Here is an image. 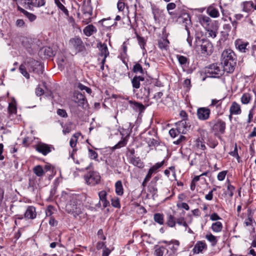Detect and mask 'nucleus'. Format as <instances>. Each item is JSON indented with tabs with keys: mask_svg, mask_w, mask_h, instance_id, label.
I'll list each match as a JSON object with an SVG mask.
<instances>
[{
	"mask_svg": "<svg viewBox=\"0 0 256 256\" xmlns=\"http://www.w3.org/2000/svg\"><path fill=\"white\" fill-rule=\"evenodd\" d=\"M69 200L66 206V210L74 217L82 214L83 210L80 196L76 194L69 196Z\"/></svg>",
	"mask_w": 256,
	"mask_h": 256,
	"instance_id": "1",
	"label": "nucleus"
},
{
	"mask_svg": "<svg viewBox=\"0 0 256 256\" xmlns=\"http://www.w3.org/2000/svg\"><path fill=\"white\" fill-rule=\"evenodd\" d=\"M210 130L214 133L215 135L223 134L225 132L226 124L222 120L216 118L207 122Z\"/></svg>",
	"mask_w": 256,
	"mask_h": 256,
	"instance_id": "2",
	"label": "nucleus"
},
{
	"mask_svg": "<svg viewBox=\"0 0 256 256\" xmlns=\"http://www.w3.org/2000/svg\"><path fill=\"white\" fill-rule=\"evenodd\" d=\"M206 73L208 77L218 78L222 76L223 70L218 64H213L206 67L205 70Z\"/></svg>",
	"mask_w": 256,
	"mask_h": 256,
	"instance_id": "3",
	"label": "nucleus"
},
{
	"mask_svg": "<svg viewBox=\"0 0 256 256\" xmlns=\"http://www.w3.org/2000/svg\"><path fill=\"white\" fill-rule=\"evenodd\" d=\"M84 177L86 183L89 185L95 186L98 184L100 181L99 174L94 170H90Z\"/></svg>",
	"mask_w": 256,
	"mask_h": 256,
	"instance_id": "4",
	"label": "nucleus"
},
{
	"mask_svg": "<svg viewBox=\"0 0 256 256\" xmlns=\"http://www.w3.org/2000/svg\"><path fill=\"white\" fill-rule=\"evenodd\" d=\"M196 43L198 46L199 45L200 46L202 53L210 54L212 52V45L209 40L205 39H199Z\"/></svg>",
	"mask_w": 256,
	"mask_h": 256,
	"instance_id": "5",
	"label": "nucleus"
},
{
	"mask_svg": "<svg viewBox=\"0 0 256 256\" xmlns=\"http://www.w3.org/2000/svg\"><path fill=\"white\" fill-rule=\"evenodd\" d=\"M73 100L78 104L79 106L86 108L88 106V102L85 96L78 91H74L73 94Z\"/></svg>",
	"mask_w": 256,
	"mask_h": 256,
	"instance_id": "6",
	"label": "nucleus"
},
{
	"mask_svg": "<svg viewBox=\"0 0 256 256\" xmlns=\"http://www.w3.org/2000/svg\"><path fill=\"white\" fill-rule=\"evenodd\" d=\"M28 64L30 70H32L34 72L38 74H42L44 68L40 62L33 59H30Z\"/></svg>",
	"mask_w": 256,
	"mask_h": 256,
	"instance_id": "7",
	"label": "nucleus"
},
{
	"mask_svg": "<svg viewBox=\"0 0 256 256\" xmlns=\"http://www.w3.org/2000/svg\"><path fill=\"white\" fill-rule=\"evenodd\" d=\"M236 60V56L230 49L224 50L221 54V62Z\"/></svg>",
	"mask_w": 256,
	"mask_h": 256,
	"instance_id": "8",
	"label": "nucleus"
},
{
	"mask_svg": "<svg viewBox=\"0 0 256 256\" xmlns=\"http://www.w3.org/2000/svg\"><path fill=\"white\" fill-rule=\"evenodd\" d=\"M210 110L208 108L202 107L197 110L196 115L198 119L201 120H206L210 118Z\"/></svg>",
	"mask_w": 256,
	"mask_h": 256,
	"instance_id": "9",
	"label": "nucleus"
},
{
	"mask_svg": "<svg viewBox=\"0 0 256 256\" xmlns=\"http://www.w3.org/2000/svg\"><path fill=\"white\" fill-rule=\"evenodd\" d=\"M19 2L27 5L30 8L42 6L45 4V0H19Z\"/></svg>",
	"mask_w": 256,
	"mask_h": 256,
	"instance_id": "10",
	"label": "nucleus"
},
{
	"mask_svg": "<svg viewBox=\"0 0 256 256\" xmlns=\"http://www.w3.org/2000/svg\"><path fill=\"white\" fill-rule=\"evenodd\" d=\"M133 92L140 99L148 98L150 95V89L147 86L142 87L140 90L133 89Z\"/></svg>",
	"mask_w": 256,
	"mask_h": 256,
	"instance_id": "11",
	"label": "nucleus"
},
{
	"mask_svg": "<svg viewBox=\"0 0 256 256\" xmlns=\"http://www.w3.org/2000/svg\"><path fill=\"white\" fill-rule=\"evenodd\" d=\"M82 8L84 16L90 19L92 14V8L91 6L90 0L84 1L83 2Z\"/></svg>",
	"mask_w": 256,
	"mask_h": 256,
	"instance_id": "12",
	"label": "nucleus"
},
{
	"mask_svg": "<svg viewBox=\"0 0 256 256\" xmlns=\"http://www.w3.org/2000/svg\"><path fill=\"white\" fill-rule=\"evenodd\" d=\"M70 45L76 51L80 52L83 48L82 42L79 38H71L69 42Z\"/></svg>",
	"mask_w": 256,
	"mask_h": 256,
	"instance_id": "13",
	"label": "nucleus"
},
{
	"mask_svg": "<svg viewBox=\"0 0 256 256\" xmlns=\"http://www.w3.org/2000/svg\"><path fill=\"white\" fill-rule=\"evenodd\" d=\"M176 128L179 132L183 134H186L190 126L187 123L186 120H182L176 123Z\"/></svg>",
	"mask_w": 256,
	"mask_h": 256,
	"instance_id": "14",
	"label": "nucleus"
},
{
	"mask_svg": "<svg viewBox=\"0 0 256 256\" xmlns=\"http://www.w3.org/2000/svg\"><path fill=\"white\" fill-rule=\"evenodd\" d=\"M160 242L166 244L168 246V248L172 250L173 254L176 252L180 246V242L177 240H172L170 241L163 240Z\"/></svg>",
	"mask_w": 256,
	"mask_h": 256,
	"instance_id": "15",
	"label": "nucleus"
},
{
	"mask_svg": "<svg viewBox=\"0 0 256 256\" xmlns=\"http://www.w3.org/2000/svg\"><path fill=\"white\" fill-rule=\"evenodd\" d=\"M223 66L224 70H222L228 73H232L234 69L236 64V60H231V62H221Z\"/></svg>",
	"mask_w": 256,
	"mask_h": 256,
	"instance_id": "16",
	"label": "nucleus"
},
{
	"mask_svg": "<svg viewBox=\"0 0 256 256\" xmlns=\"http://www.w3.org/2000/svg\"><path fill=\"white\" fill-rule=\"evenodd\" d=\"M51 148L52 147L49 145L40 142L36 145V150L39 152H40L42 154L46 156L51 152Z\"/></svg>",
	"mask_w": 256,
	"mask_h": 256,
	"instance_id": "17",
	"label": "nucleus"
},
{
	"mask_svg": "<svg viewBox=\"0 0 256 256\" xmlns=\"http://www.w3.org/2000/svg\"><path fill=\"white\" fill-rule=\"evenodd\" d=\"M36 216V208L33 206H28L26 209L24 216L27 219H34Z\"/></svg>",
	"mask_w": 256,
	"mask_h": 256,
	"instance_id": "18",
	"label": "nucleus"
},
{
	"mask_svg": "<svg viewBox=\"0 0 256 256\" xmlns=\"http://www.w3.org/2000/svg\"><path fill=\"white\" fill-rule=\"evenodd\" d=\"M100 202H102V206L104 208H106L110 206V202L107 200L106 196L107 192L106 190H102L100 191L98 193Z\"/></svg>",
	"mask_w": 256,
	"mask_h": 256,
	"instance_id": "19",
	"label": "nucleus"
},
{
	"mask_svg": "<svg viewBox=\"0 0 256 256\" xmlns=\"http://www.w3.org/2000/svg\"><path fill=\"white\" fill-rule=\"evenodd\" d=\"M230 112L234 115L240 114L242 112L241 108L239 104L236 102H233L230 108Z\"/></svg>",
	"mask_w": 256,
	"mask_h": 256,
	"instance_id": "20",
	"label": "nucleus"
},
{
	"mask_svg": "<svg viewBox=\"0 0 256 256\" xmlns=\"http://www.w3.org/2000/svg\"><path fill=\"white\" fill-rule=\"evenodd\" d=\"M129 160L130 164L139 168H142L144 166L143 162L138 157H136L135 156H130Z\"/></svg>",
	"mask_w": 256,
	"mask_h": 256,
	"instance_id": "21",
	"label": "nucleus"
},
{
	"mask_svg": "<svg viewBox=\"0 0 256 256\" xmlns=\"http://www.w3.org/2000/svg\"><path fill=\"white\" fill-rule=\"evenodd\" d=\"M144 78L142 76H134L132 80V88L134 90H138L140 88V82L144 81Z\"/></svg>",
	"mask_w": 256,
	"mask_h": 256,
	"instance_id": "22",
	"label": "nucleus"
},
{
	"mask_svg": "<svg viewBox=\"0 0 256 256\" xmlns=\"http://www.w3.org/2000/svg\"><path fill=\"white\" fill-rule=\"evenodd\" d=\"M206 248V244L205 242L202 241L198 242L193 248L194 253L199 254L202 252L203 250Z\"/></svg>",
	"mask_w": 256,
	"mask_h": 256,
	"instance_id": "23",
	"label": "nucleus"
},
{
	"mask_svg": "<svg viewBox=\"0 0 256 256\" xmlns=\"http://www.w3.org/2000/svg\"><path fill=\"white\" fill-rule=\"evenodd\" d=\"M129 103L130 104V106L136 111L141 112H143L145 108L144 106L142 104L132 100L129 101Z\"/></svg>",
	"mask_w": 256,
	"mask_h": 256,
	"instance_id": "24",
	"label": "nucleus"
},
{
	"mask_svg": "<svg viewBox=\"0 0 256 256\" xmlns=\"http://www.w3.org/2000/svg\"><path fill=\"white\" fill-rule=\"evenodd\" d=\"M208 14L212 18H218L220 16L218 10L212 6H208L206 10Z\"/></svg>",
	"mask_w": 256,
	"mask_h": 256,
	"instance_id": "25",
	"label": "nucleus"
},
{
	"mask_svg": "<svg viewBox=\"0 0 256 256\" xmlns=\"http://www.w3.org/2000/svg\"><path fill=\"white\" fill-rule=\"evenodd\" d=\"M18 9L20 11L24 14V15L28 20L30 22H33L36 20V16L34 14L29 12L22 8Z\"/></svg>",
	"mask_w": 256,
	"mask_h": 256,
	"instance_id": "26",
	"label": "nucleus"
},
{
	"mask_svg": "<svg viewBox=\"0 0 256 256\" xmlns=\"http://www.w3.org/2000/svg\"><path fill=\"white\" fill-rule=\"evenodd\" d=\"M100 54L102 56H104V58L102 60V62H104L105 61L106 58L109 54V52H108L106 44H100Z\"/></svg>",
	"mask_w": 256,
	"mask_h": 256,
	"instance_id": "27",
	"label": "nucleus"
},
{
	"mask_svg": "<svg viewBox=\"0 0 256 256\" xmlns=\"http://www.w3.org/2000/svg\"><path fill=\"white\" fill-rule=\"evenodd\" d=\"M249 45L248 42H244L241 41L236 42V48L241 52H246L247 48V46Z\"/></svg>",
	"mask_w": 256,
	"mask_h": 256,
	"instance_id": "28",
	"label": "nucleus"
},
{
	"mask_svg": "<svg viewBox=\"0 0 256 256\" xmlns=\"http://www.w3.org/2000/svg\"><path fill=\"white\" fill-rule=\"evenodd\" d=\"M84 32L86 36H90L96 32V28L92 24L88 25L84 29Z\"/></svg>",
	"mask_w": 256,
	"mask_h": 256,
	"instance_id": "29",
	"label": "nucleus"
},
{
	"mask_svg": "<svg viewBox=\"0 0 256 256\" xmlns=\"http://www.w3.org/2000/svg\"><path fill=\"white\" fill-rule=\"evenodd\" d=\"M223 228L222 224L220 222H216L212 224L211 229L214 232H220Z\"/></svg>",
	"mask_w": 256,
	"mask_h": 256,
	"instance_id": "30",
	"label": "nucleus"
},
{
	"mask_svg": "<svg viewBox=\"0 0 256 256\" xmlns=\"http://www.w3.org/2000/svg\"><path fill=\"white\" fill-rule=\"evenodd\" d=\"M115 190L118 196H122L124 194V189L122 182L120 180L117 181L115 184Z\"/></svg>",
	"mask_w": 256,
	"mask_h": 256,
	"instance_id": "31",
	"label": "nucleus"
},
{
	"mask_svg": "<svg viewBox=\"0 0 256 256\" xmlns=\"http://www.w3.org/2000/svg\"><path fill=\"white\" fill-rule=\"evenodd\" d=\"M223 99L216 100V99H212L211 100V103L209 105L210 107H216V109L220 110L221 109L222 104V102Z\"/></svg>",
	"mask_w": 256,
	"mask_h": 256,
	"instance_id": "32",
	"label": "nucleus"
},
{
	"mask_svg": "<svg viewBox=\"0 0 256 256\" xmlns=\"http://www.w3.org/2000/svg\"><path fill=\"white\" fill-rule=\"evenodd\" d=\"M165 250L166 248L164 246L156 245L154 246V254L156 256H163Z\"/></svg>",
	"mask_w": 256,
	"mask_h": 256,
	"instance_id": "33",
	"label": "nucleus"
},
{
	"mask_svg": "<svg viewBox=\"0 0 256 256\" xmlns=\"http://www.w3.org/2000/svg\"><path fill=\"white\" fill-rule=\"evenodd\" d=\"M206 238L209 241L212 246H215L218 242L217 237L212 234H207L206 236Z\"/></svg>",
	"mask_w": 256,
	"mask_h": 256,
	"instance_id": "34",
	"label": "nucleus"
},
{
	"mask_svg": "<svg viewBox=\"0 0 256 256\" xmlns=\"http://www.w3.org/2000/svg\"><path fill=\"white\" fill-rule=\"evenodd\" d=\"M80 134V132H77L73 134L70 141V144L72 148H74L76 146L78 138Z\"/></svg>",
	"mask_w": 256,
	"mask_h": 256,
	"instance_id": "35",
	"label": "nucleus"
},
{
	"mask_svg": "<svg viewBox=\"0 0 256 256\" xmlns=\"http://www.w3.org/2000/svg\"><path fill=\"white\" fill-rule=\"evenodd\" d=\"M33 171L36 176L39 177L42 176L44 174V170L40 165H38L34 167Z\"/></svg>",
	"mask_w": 256,
	"mask_h": 256,
	"instance_id": "36",
	"label": "nucleus"
},
{
	"mask_svg": "<svg viewBox=\"0 0 256 256\" xmlns=\"http://www.w3.org/2000/svg\"><path fill=\"white\" fill-rule=\"evenodd\" d=\"M168 44L169 42L166 38L160 40L158 42V47L162 50H166Z\"/></svg>",
	"mask_w": 256,
	"mask_h": 256,
	"instance_id": "37",
	"label": "nucleus"
},
{
	"mask_svg": "<svg viewBox=\"0 0 256 256\" xmlns=\"http://www.w3.org/2000/svg\"><path fill=\"white\" fill-rule=\"evenodd\" d=\"M15 26L18 28H23L26 27V24L24 20L17 18L15 20Z\"/></svg>",
	"mask_w": 256,
	"mask_h": 256,
	"instance_id": "38",
	"label": "nucleus"
},
{
	"mask_svg": "<svg viewBox=\"0 0 256 256\" xmlns=\"http://www.w3.org/2000/svg\"><path fill=\"white\" fill-rule=\"evenodd\" d=\"M154 220L160 224H162L164 222V216L160 213H156L154 214Z\"/></svg>",
	"mask_w": 256,
	"mask_h": 256,
	"instance_id": "39",
	"label": "nucleus"
},
{
	"mask_svg": "<svg viewBox=\"0 0 256 256\" xmlns=\"http://www.w3.org/2000/svg\"><path fill=\"white\" fill-rule=\"evenodd\" d=\"M132 70L134 73H140L141 74L144 73V70L142 68V66L138 63H136L134 66Z\"/></svg>",
	"mask_w": 256,
	"mask_h": 256,
	"instance_id": "40",
	"label": "nucleus"
},
{
	"mask_svg": "<svg viewBox=\"0 0 256 256\" xmlns=\"http://www.w3.org/2000/svg\"><path fill=\"white\" fill-rule=\"evenodd\" d=\"M128 140L126 138H123L122 140H120L116 144L112 147V150H114L124 146L126 144Z\"/></svg>",
	"mask_w": 256,
	"mask_h": 256,
	"instance_id": "41",
	"label": "nucleus"
},
{
	"mask_svg": "<svg viewBox=\"0 0 256 256\" xmlns=\"http://www.w3.org/2000/svg\"><path fill=\"white\" fill-rule=\"evenodd\" d=\"M75 87L79 88L80 90H85L87 93L90 94L92 92V90L90 88L84 86L80 82L75 84Z\"/></svg>",
	"mask_w": 256,
	"mask_h": 256,
	"instance_id": "42",
	"label": "nucleus"
},
{
	"mask_svg": "<svg viewBox=\"0 0 256 256\" xmlns=\"http://www.w3.org/2000/svg\"><path fill=\"white\" fill-rule=\"evenodd\" d=\"M176 222V220L174 216H172L171 214H170L168 216L166 223L169 226L172 228L174 226Z\"/></svg>",
	"mask_w": 256,
	"mask_h": 256,
	"instance_id": "43",
	"label": "nucleus"
},
{
	"mask_svg": "<svg viewBox=\"0 0 256 256\" xmlns=\"http://www.w3.org/2000/svg\"><path fill=\"white\" fill-rule=\"evenodd\" d=\"M62 1H59L58 0H56V2H55L56 4L58 6V7L66 15H68V12L67 9L64 7V6L61 3Z\"/></svg>",
	"mask_w": 256,
	"mask_h": 256,
	"instance_id": "44",
	"label": "nucleus"
},
{
	"mask_svg": "<svg viewBox=\"0 0 256 256\" xmlns=\"http://www.w3.org/2000/svg\"><path fill=\"white\" fill-rule=\"evenodd\" d=\"M210 19L209 17L206 16H202L200 18V22L203 26L209 25Z\"/></svg>",
	"mask_w": 256,
	"mask_h": 256,
	"instance_id": "45",
	"label": "nucleus"
},
{
	"mask_svg": "<svg viewBox=\"0 0 256 256\" xmlns=\"http://www.w3.org/2000/svg\"><path fill=\"white\" fill-rule=\"evenodd\" d=\"M177 59L180 65L186 66L188 63V58L183 56L177 55Z\"/></svg>",
	"mask_w": 256,
	"mask_h": 256,
	"instance_id": "46",
	"label": "nucleus"
},
{
	"mask_svg": "<svg viewBox=\"0 0 256 256\" xmlns=\"http://www.w3.org/2000/svg\"><path fill=\"white\" fill-rule=\"evenodd\" d=\"M72 123L69 122L68 124H64V126H62L63 130L62 132L64 134H68L72 130Z\"/></svg>",
	"mask_w": 256,
	"mask_h": 256,
	"instance_id": "47",
	"label": "nucleus"
},
{
	"mask_svg": "<svg viewBox=\"0 0 256 256\" xmlns=\"http://www.w3.org/2000/svg\"><path fill=\"white\" fill-rule=\"evenodd\" d=\"M250 100V94L245 93L243 94L241 98V102L243 104H248Z\"/></svg>",
	"mask_w": 256,
	"mask_h": 256,
	"instance_id": "48",
	"label": "nucleus"
},
{
	"mask_svg": "<svg viewBox=\"0 0 256 256\" xmlns=\"http://www.w3.org/2000/svg\"><path fill=\"white\" fill-rule=\"evenodd\" d=\"M111 203L112 206L116 208H120V199L117 197H114L111 199Z\"/></svg>",
	"mask_w": 256,
	"mask_h": 256,
	"instance_id": "49",
	"label": "nucleus"
},
{
	"mask_svg": "<svg viewBox=\"0 0 256 256\" xmlns=\"http://www.w3.org/2000/svg\"><path fill=\"white\" fill-rule=\"evenodd\" d=\"M19 70H20V72H21V74L24 77H26V78H29L30 75H29L28 73L27 72L25 66L23 64H21L20 66Z\"/></svg>",
	"mask_w": 256,
	"mask_h": 256,
	"instance_id": "50",
	"label": "nucleus"
},
{
	"mask_svg": "<svg viewBox=\"0 0 256 256\" xmlns=\"http://www.w3.org/2000/svg\"><path fill=\"white\" fill-rule=\"evenodd\" d=\"M138 40L139 45L140 46V48L143 50H146L144 48V46L146 44V41L144 38L141 37L139 36H137Z\"/></svg>",
	"mask_w": 256,
	"mask_h": 256,
	"instance_id": "51",
	"label": "nucleus"
},
{
	"mask_svg": "<svg viewBox=\"0 0 256 256\" xmlns=\"http://www.w3.org/2000/svg\"><path fill=\"white\" fill-rule=\"evenodd\" d=\"M8 110L10 114H15L16 112V108L15 104L13 103L9 104Z\"/></svg>",
	"mask_w": 256,
	"mask_h": 256,
	"instance_id": "52",
	"label": "nucleus"
},
{
	"mask_svg": "<svg viewBox=\"0 0 256 256\" xmlns=\"http://www.w3.org/2000/svg\"><path fill=\"white\" fill-rule=\"evenodd\" d=\"M89 156L91 159L96 160L98 158V154L92 149H88Z\"/></svg>",
	"mask_w": 256,
	"mask_h": 256,
	"instance_id": "53",
	"label": "nucleus"
},
{
	"mask_svg": "<svg viewBox=\"0 0 256 256\" xmlns=\"http://www.w3.org/2000/svg\"><path fill=\"white\" fill-rule=\"evenodd\" d=\"M180 134V133L178 131V130L176 128V129L172 128L169 131V134L173 138H174L175 137H176Z\"/></svg>",
	"mask_w": 256,
	"mask_h": 256,
	"instance_id": "54",
	"label": "nucleus"
},
{
	"mask_svg": "<svg viewBox=\"0 0 256 256\" xmlns=\"http://www.w3.org/2000/svg\"><path fill=\"white\" fill-rule=\"evenodd\" d=\"M227 190L228 194L230 197H232L234 194V187L230 184H228L227 186Z\"/></svg>",
	"mask_w": 256,
	"mask_h": 256,
	"instance_id": "55",
	"label": "nucleus"
},
{
	"mask_svg": "<svg viewBox=\"0 0 256 256\" xmlns=\"http://www.w3.org/2000/svg\"><path fill=\"white\" fill-rule=\"evenodd\" d=\"M226 174L227 172L225 170L220 172L217 176L218 180L220 181L223 180L224 179Z\"/></svg>",
	"mask_w": 256,
	"mask_h": 256,
	"instance_id": "56",
	"label": "nucleus"
},
{
	"mask_svg": "<svg viewBox=\"0 0 256 256\" xmlns=\"http://www.w3.org/2000/svg\"><path fill=\"white\" fill-rule=\"evenodd\" d=\"M44 53L45 55H46L50 57H51L54 55V52L52 50V48L49 47L46 48L44 49Z\"/></svg>",
	"mask_w": 256,
	"mask_h": 256,
	"instance_id": "57",
	"label": "nucleus"
},
{
	"mask_svg": "<svg viewBox=\"0 0 256 256\" xmlns=\"http://www.w3.org/2000/svg\"><path fill=\"white\" fill-rule=\"evenodd\" d=\"M57 114L62 118H66L68 116L66 111L63 109H58Z\"/></svg>",
	"mask_w": 256,
	"mask_h": 256,
	"instance_id": "58",
	"label": "nucleus"
},
{
	"mask_svg": "<svg viewBox=\"0 0 256 256\" xmlns=\"http://www.w3.org/2000/svg\"><path fill=\"white\" fill-rule=\"evenodd\" d=\"M244 9H250V8H252L254 6V3L252 1L246 2H245L244 3Z\"/></svg>",
	"mask_w": 256,
	"mask_h": 256,
	"instance_id": "59",
	"label": "nucleus"
},
{
	"mask_svg": "<svg viewBox=\"0 0 256 256\" xmlns=\"http://www.w3.org/2000/svg\"><path fill=\"white\" fill-rule=\"evenodd\" d=\"M31 42V40L28 38H26L25 40L22 42V44L26 48L28 49L32 48L31 44L30 42Z\"/></svg>",
	"mask_w": 256,
	"mask_h": 256,
	"instance_id": "60",
	"label": "nucleus"
},
{
	"mask_svg": "<svg viewBox=\"0 0 256 256\" xmlns=\"http://www.w3.org/2000/svg\"><path fill=\"white\" fill-rule=\"evenodd\" d=\"M184 86L186 88V90L188 91L191 86H190V79H186L184 82Z\"/></svg>",
	"mask_w": 256,
	"mask_h": 256,
	"instance_id": "61",
	"label": "nucleus"
},
{
	"mask_svg": "<svg viewBox=\"0 0 256 256\" xmlns=\"http://www.w3.org/2000/svg\"><path fill=\"white\" fill-rule=\"evenodd\" d=\"M210 220L212 221H216L222 220V218L216 213H213L210 216Z\"/></svg>",
	"mask_w": 256,
	"mask_h": 256,
	"instance_id": "62",
	"label": "nucleus"
},
{
	"mask_svg": "<svg viewBox=\"0 0 256 256\" xmlns=\"http://www.w3.org/2000/svg\"><path fill=\"white\" fill-rule=\"evenodd\" d=\"M176 222L179 225H182L184 227H187L188 224L184 220L183 218H179L176 220Z\"/></svg>",
	"mask_w": 256,
	"mask_h": 256,
	"instance_id": "63",
	"label": "nucleus"
},
{
	"mask_svg": "<svg viewBox=\"0 0 256 256\" xmlns=\"http://www.w3.org/2000/svg\"><path fill=\"white\" fill-rule=\"evenodd\" d=\"M124 6L125 4L124 2H122L120 0H118L117 4V7L120 11H122L124 10Z\"/></svg>",
	"mask_w": 256,
	"mask_h": 256,
	"instance_id": "64",
	"label": "nucleus"
}]
</instances>
